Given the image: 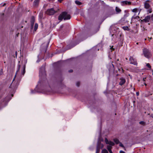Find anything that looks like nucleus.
<instances>
[{
	"label": "nucleus",
	"mask_w": 153,
	"mask_h": 153,
	"mask_svg": "<svg viewBox=\"0 0 153 153\" xmlns=\"http://www.w3.org/2000/svg\"><path fill=\"white\" fill-rule=\"evenodd\" d=\"M39 76H40V81L39 82L38 86L40 85V84H43V82L42 81V79L43 78L45 79L46 73L45 71V66L43 65L40 68L39 71Z\"/></svg>",
	"instance_id": "nucleus-1"
},
{
	"label": "nucleus",
	"mask_w": 153,
	"mask_h": 153,
	"mask_svg": "<svg viewBox=\"0 0 153 153\" xmlns=\"http://www.w3.org/2000/svg\"><path fill=\"white\" fill-rule=\"evenodd\" d=\"M70 18L71 16L69 14H68L67 13L65 12H63L59 16L58 20L60 21H61L63 19L65 20L69 19Z\"/></svg>",
	"instance_id": "nucleus-2"
},
{
	"label": "nucleus",
	"mask_w": 153,
	"mask_h": 153,
	"mask_svg": "<svg viewBox=\"0 0 153 153\" xmlns=\"http://www.w3.org/2000/svg\"><path fill=\"white\" fill-rule=\"evenodd\" d=\"M8 97H6L4 99H1L0 98V109L3 106H4L8 102Z\"/></svg>",
	"instance_id": "nucleus-3"
},
{
	"label": "nucleus",
	"mask_w": 153,
	"mask_h": 153,
	"mask_svg": "<svg viewBox=\"0 0 153 153\" xmlns=\"http://www.w3.org/2000/svg\"><path fill=\"white\" fill-rule=\"evenodd\" d=\"M149 1L147 0L145 1L144 3V7L147 10V12L149 13H150L152 12V10L149 4Z\"/></svg>",
	"instance_id": "nucleus-4"
},
{
	"label": "nucleus",
	"mask_w": 153,
	"mask_h": 153,
	"mask_svg": "<svg viewBox=\"0 0 153 153\" xmlns=\"http://www.w3.org/2000/svg\"><path fill=\"white\" fill-rule=\"evenodd\" d=\"M143 54L145 57L149 58L151 56L149 51L147 49L145 48L143 50Z\"/></svg>",
	"instance_id": "nucleus-5"
},
{
	"label": "nucleus",
	"mask_w": 153,
	"mask_h": 153,
	"mask_svg": "<svg viewBox=\"0 0 153 153\" xmlns=\"http://www.w3.org/2000/svg\"><path fill=\"white\" fill-rule=\"evenodd\" d=\"M56 12V11L54 10L53 8H52L47 10L46 13L49 15H53Z\"/></svg>",
	"instance_id": "nucleus-6"
},
{
	"label": "nucleus",
	"mask_w": 153,
	"mask_h": 153,
	"mask_svg": "<svg viewBox=\"0 0 153 153\" xmlns=\"http://www.w3.org/2000/svg\"><path fill=\"white\" fill-rule=\"evenodd\" d=\"M129 60L130 62V64L136 65H137V62L136 59L133 58L132 56L130 57Z\"/></svg>",
	"instance_id": "nucleus-7"
},
{
	"label": "nucleus",
	"mask_w": 153,
	"mask_h": 153,
	"mask_svg": "<svg viewBox=\"0 0 153 153\" xmlns=\"http://www.w3.org/2000/svg\"><path fill=\"white\" fill-rule=\"evenodd\" d=\"M150 18L151 17L150 16H147L145 17L144 19L141 20V21L145 22H149Z\"/></svg>",
	"instance_id": "nucleus-8"
},
{
	"label": "nucleus",
	"mask_w": 153,
	"mask_h": 153,
	"mask_svg": "<svg viewBox=\"0 0 153 153\" xmlns=\"http://www.w3.org/2000/svg\"><path fill=\"white\" fill-rule=\"evenodd\" d=\"M35 22V17L34 16H32L31 17V20L30 21L31 25V29H32Z\"/></svg>",
	"instance_id": "nucleus-9"
},
{
	"label": "nucleus",
	"mask_w": 153,
	"mask_h": 153,
	"mask_svg": "<svg viewBox=\"0 0 153 153\" xmlns=\"http://www.w3.org/2000/svg\"><path fill=\"white\" fill-rule=\"evenodd\" d=\"M103 146V145L99 141H98L97 147L100 149L102 148Z\"/></svg>",
	"instance_id": "nucleus-10"
},
{
	"label": "nucleus",
	"mask_w": 153,
	"mask_h": 153,
	"mask_svg": "<svg viewBox=\"0 0 153 153\" xmlns=\"http://www.w3.org/2000/svg\"><path fill=\"white\" fill-rule=\"evenodd\" d=\"M131 2L130 1H122L121 2V4L122 5H125L127 4L130 5L131 4Z\"/></svg>",
	"instance_id": "nucleus-11"
},
{
	"label": "nucleus",
	"mask_w": 153,
	"mask_h": 153,
	"mask_svg": "<svg viewBox=\"0 0 153 153\" xmlns=\"http://www.w3.org/2000/svg\"><path fill=\"white\" fill-rule=\"evenodd\" d=\"M120 81L119 82V84L121 85H123L125 82V79L123 78H121L120 79Z\"/></svg>",
	"instance_id": "nucleus-12"
},
{
	"label": "nucleus",
	"mask_w": 153,
	"mask_h": 153,
	"mask_svg": "<svg viewBox=\"0 0 153 153\" xmlns=\"http://www.w3.org/2000/svg\"><path fill=\"white\" fill-rule=\"evenodd\" d=\"M39 1L38 0H35L33 2V6L35 7L38 6L39 4Z\"/></svg>",
	"instance_id": "nucleus-13"
},
{
	"label": "nucleus",
	"mask_w": 153,
	"mask_h": 153,
	"mask_svg": "<svg viewBox=\"0 0 153 153\" xmlns=\"http://www.w3.org/2000/svg\"><path fill=\"white\" fill-rule=\"evenodd\" d=\"M25 73V65H24L22 68V71L21 72L23 75H24Z\"/></svg>",
	"instance_id": "nucleus-14"
},
{
	"label": "nucleus",
	"mask_w": 153,
	"mask_h": 153,
	"mask_svg": "<svg viewBox=\"0 0 153 153\" xmlns=\"http://www.w3.org/2000/svg\"><path fill=\"white\" fill-rule=\"evenodd\" d=\"M20 65H18V69H17V70L16 71V75H15V76L14 77V78L13 79V81L14 79H15V77H16V74H17V73L19 72L20 69Z\"/></svg>",
	"instance_id": "nucleus-15"
},
{
	"label": "nucleus",
	"mask_w": 153,
	"mask_h": 153,
	"mask_svg": "<svg viewBox=\"0 0 153 153\" xmlns=\"http://www.w3.org/2000/svg\"><path fill=\"white\" fill-rule=\"evenodd\" d=\"M132 11L133 12H134V13H136L137 12L139 11V12L138 14V15H139L140 13V10L139 11L138 9L137 8H134V9H133L132 10Z\"/></svg>",
	"instance_id": "nucleus-16"
},
{
	"label": "nucleus",
	"mask_w": 153,
	"mask_h": 153,
	"mask_svg": "<svg viewBox=\"0 0 153 153\" xmlns=\"http://www.w3.org/2000/svg\"><path fill=\"white\" fill-rule=\"evenodd\" d=\"M38 27V24L37 23H36L35 25V26L34 28V31H36V30L37 29Z\"/></svg>",
	"instance_id": "nucleus-17"
},
{
	"label": "nucleus",
	"mask_w": 153,
	"mask_h": 153,
	"mask_svg": "<svg viewBox=\"0 0 153 153\" xmlns=\"http://www.w3.org/2000/svg\"><path fill=\"white\" fill-rule=\"evenodd\" d=\"M115 10L116 12L117 13H119L121 11V10L117 7H116L115 8Z\"/></svg>",
	"instance_id": "nucleus-18"
},
{
	"label": "nucleus",
	"mask_w": 153,
	"mask_h": 153,
	"mask_svg": "<svg viewBox=\"0 0 153 153\" xmlns=\"http://www.w3.org/2000/svg\"><path fill=\"white\" fill-rule=\"evenodd\" d=\"M114 142L116 144H118L119 143H120L119 140L116 138L114 139Z\"/></svg>",
	"instance_id": "nucleus-19"
},
{
	"label": "nucleus",
	"mask_w": 153,
	"mask_h": 153,
	"mask_svg": "<svg viewBox=\"0 0 153 153\" xmlns=\"http://www.w3.org/2000/svg\"><path fill=\"white\" fill-rule=\"evenodd\" d=\"M75 3L78 5H80L82 4V3L81 2L77 0L75 1Z\"/></svg>",
	"instance_id": "nucleus-20"
},
{
	"label": "nucleus",
	"mask_w": 153,
	"mask_h": 153,
	"mask_svg": "<svg viewBox=\"0 0 153 153\" xmlns=\"http://www.w3.org/2000/svg\"><path fill=\"white\" fill-rule=\"evenodd\" d=\"M122 28L125 30H129L128 27L127 26H123L122 27Z\"/></svg>",
	"instance_id": "nucleus-21"
},
{
	"label": "nucleus",
	"mask_w": 153,
	"mask_h": 153,
	"mask_svg": "<svg viewBox=\"0 0 153 153\" xmlns=\"http://www.w3.org/2000/svg\"><path fill=\"white\" fill-rule=\"evenodd\" d=\"M140 17L138 16H133L132 17V19H137V20H139V19Z\"/></svg>",
	"instance_id": "nucleus-22"
},
{
	"label": "nucleus",
	"mask_w": 153,
	"mask_h": 153,
	"mask_svg": "<svg viewBox=\"0 0 153 153\" xmlns=\"http://www.w3.org/2000/svg\"><path fill=\"white\" fill-rule=\"evenodd\" d=\"M102 153H108V152L106 149H103L102 150Z\"/></svg>",
	"instance_id": "nucleus-23"
},
{
	"label": "nucleus",
	"mask_w": 153,
	"mask_h": 153,
	"mask_svg": "<svg viewBox=\"0 0 153 153\" xmlns=\"http://www.w3.org/2000/svg\"><path fill=\"white\" fill-rule=\"evenodd\" d=\"M36 91L38 92V91H36V89L35 88L34 90H31V92L32 94H34L36 93Z\"/></svg>",
	"instance_id": "nucleus-24"
},
{
	"label": "nucleus",
	"mask_w": 153,
	"mask_h": 153,
	"mask_svg": "<svg viewBox=\"0 0 153 153\" xmlns=\"http://www.w3.org/2000/svg\"><path fill=\"white\" fill-rule=\"evenodd\" d=\"M108 144L112 146H114V143L111 141H109Z\"/></svg>",
	"instance_id": "nucleus-25"
},
{
	"label": "nucleus",
	"mask_w": 153,
	"mask_h": 153,
	"mask_svg": "<svg viewBox=\"0 0 153 153\" xmlns=\"http://www.w3.org/2000/svg\"><path fill=\"white\" fill-rule=\"evenodd\" d=\"M100 149L97 147L96 153H99Z\"/></svg>",
	"instance_id": "nucleus-26"
},
{
	"label": "nucleus",
	"mask_w": 153,
	"mask_h": 153,
	"mask_svg": "<svg viewBox=\"0 0 153 153\" xmlns=\"http://www.w3.org/2000/svg\"><path fill=\"white\" fill-rule=\"evenodd\" d=\"M105 141L106 144H108L109 142L108 141V140L106 138H105Z\"/></svg>",
	"instance_id": "nucleus-27"
},
{
	"label": "nucleus",
	"mask_w": 153,
	"mask_h": 153,
	"mask_svg": "<svg viewBox=\"0 0 153 153\" xmlns=\"http://www.w3.org/2000/svg\"><path fill=\"white\" fill-rule=\"evenodd\" d=\"M146 66L150 69L151 68V66L149 63H147Z\"/></svg>",
	"instance_id": "nucleus-28"
},
{
	"label": "nucleus",
	"mask_w": 153,
	"mask_h": 153,
	"mask_svg": "<svg viewBox=\"0 0 153 153\" xmlns=\"http://www.w3.org/2000/svg\"><path fill=\"white\" fill-rule=\"evenodd\" d=\"M111 146H107V149L108 150V151H109V150H111Z\"/></svg>",
	"instance_id": "nucleus-29"
},
{
	"label": "nucleus",
	"mask_w": 153,
	"mask_h": 153,
	"mask_svg": "<svg viewBox=\"0 0 153 153\" xmlns=\"http://www.w3.org/2000/svg\"><path fill=\"white\" fill-rule=\"evenodd\" d=\"M80 82H77L76 83V85L77 86L79 87L80 85Z\"/></svg>",
	"instance_id": "nucleus-30"
},
{
	"label": "nucleus",
	"mask_w": 153,
	"mask_h": 153,
	"mask_svg": "<svg viewBox=\"0 0 153 153\" xmlns=\"http://www.w3.org/2000/svg\"><path fill=\"white\" fill-rule=\"evenodd\" d=\"M141 125H144L145 124L143 121H140L139 123Z\"/></svg>",
	"instance_id": "nucleus-31"
},
{
	"label": "nucleus",
	"mask_w": 153,
	"mask_h": 153,
	"mask_svg": "<svg viewBox=\"0 0 153 153\" xmlns=\"http://www.w3.org/2000/svg\"><path fill=\"white\" fill-rule=\"evenodd\" d=\"M120 146L122 147H124L123 145L121 143H120Z\"/></svg>",
	"instance_id": "nucleus-32"
},
{
	"label": "nucleus",
	"mask_w": 153,
	"mask_h": 153,
	"mask_svg": "<svg viewBox=\"0 0 153 153\" xmlns=\"http://www.w3.org/2000/svg\"><path fill=\"white\" fill-rule=\"evenodd\" d=\"M73 71V70L72 69L68 71V72L70 73L72 72Z\"/></svg>",
	"instance_id": "nucleus-33"
},
{
	"label": "nucleus",
	"mask_w": 153,
	"mask_h": 153,
	"mask_svg": "<svg viewBox=\"0 0 153 153\" xmlns=\"http://www.w3.org/2000/svg\"><path fill=\"white\" fill-rule=\"evenodd\" d=\"M120 153H125V152L121 150L120 151Z\"/></svg>",
	"instance_id": "nucleus-34"
},
{
	"label": "nucleus",
	"mask_w": 153,
	"mask_h": 153,
	"mask_svg": "<svg viewBox=\"0 0 153 153\" xmlns=\"http://www.w3.org/2000/svg\"><path fill=\"white\" fill-rule=\"evenodd\" d=\"M111 51H112V50H114V49L113 48V46H112L111 47Z\"/></svg>",
	"instance_id": "nucleus-35"
},
{
	"label": "nucleus",
	"mask_w": 153,
	"mask_h": 153,
	"mask_svg": "<svg viewBox=\"0 0 153 153\" xmlns=\"http://www.w3.org/2000/svg\"><path fill=\"white\" fill-rule=\"evenodd\" d=\"M146 79V77H144L143 78V80L144 81H145V79Z\"/></svg>",
	"instance_id": "nucleus-36"
},
{
	"label": "nucleus",
	"mask_w": 153,
	"mask_h": 153,
	"mask_svg": "<svg viewBox=\"0 0 153 153\" xmlns=\"http://www.w3.org/2000/svg\"><path fill=\"white\" fill-rule=\"evenodd\" d=\"M151 19L153 21V14L151 16Z\"/></svg>",
	"instance_id": "nucleus-37"
},
{
	"label": "nucleus",
	"mask_w": 153,
	"mask_h": 153,
	"mask_svg": "<svg viewBox=\"0 0 153 153\" xmlns=\"http://www.w3.org/2000/svg\"><path fill=\"white\" fill-rule=\"evenodd\" d=\"M40 59H39L37 60L36 61V62H39L40 61Z\"/></svg>",
	"instance_id": "nucleus-38"
},
{
	"label": "nucleus",
	"mask_w": 153,
	"mask_h": 153,
	"mask_svg": "<svg viewBox=\"0 0 153 153\" xmlns=\"http://www.w3.org/2000/svg\"><path fill=\"white\" fill-rule=\"evenodd\" d=\"M63 0H58V1L60 2H61Z\"/></svg>",
	"instance_id": "nucleus-39"
},
{
	"label": "nucleus",
	"mask_w": 153,
	"mask_h": 153,
	"mask_svg": "<svg viewBox=\"0 0 153 153\" xmlns=\"http://www.w3.org/2000/svg\"><path fill=\"white\" fill-rule=\"evenodd\" d=\"M109 152H110V153H113L112 152L111 150H109Z\"/></svg>",
	"instance_id": "nucleus-40"
},
{
	"label": "nucleus",
	"mask_w": 153,
	"mask_h": 153,
	"mask_svg": "<svg viewBox=\"0 0 153 153\" xmlns=\"http://www.w3.org/2000/svg\"><path fill=\"white\" fill-rule=\"evenodd\" d=\"M150 116L152 118H153V114H151Z\"/></svg>",
	"instance_id": "nucleus-41"
},
{
	"label": "nucleus",
	"mask_w": 153,
	"mask_h": 153,
	"mask_svg": "<svg viewBox=\"0 0 153 153\" xmlns=\"http://www.w3.org/2000/svg\"><path fill=\"white\" fill-rule=\"evenodd\" d=\"M136 94H137V96H138V95H139V93H138V92H137V93H136Z\"/></svg>",
	"instance_id": "nucleus-42"
},
{
	"label": "nucleus",
	"mask_w": 153,
	"mask_h": 153,
	"mask_svg": "<svg viewBox=\"0 0 153 153\" xmlns=\"http://www.w3.org/2000/svg\"><path fill=\"white\" fill-rule=\"evenodd\" d=\"M144 84L146 86V83H144Z\"/></svg>",
	"instance_id": "nucleus-43"
},
{
	"label": "nucleus",
	"mask_w": 153,
	"mask_h": 153,
	"mask_svg": "<svg viewBox=\"0 0 153 153\" xmlns=\"http://www.w3.org/2000/svg\"><path fill=\"white\" fill-rule=\"evenodd\" d=\"M39 55H38V58H39Z\"/></svg>",
	"instance_id": "nucleus-44"
},
{
	"label": "nucleus",
	"mask_w": 153,
	"mask_h": 153,
	"mask_svg": "<svg viewBox=\"0 0 153 153\" xmlns=\"http://www.w3.org/2000/svg\"><path fill=\"white\" fill-rule=\"evenodd\" d=\"M13 94H12V97H13Z\"/></svg>",
	"instance_id": "nucleus-45"
},
{
	"label": "nucleus",
	"mask_w": 153,
	"mask_h": 153,
	"mask_svg": "<svg viewBox=\"0 0 153 153\" xmlns=\"http://www.w3.org/2000/svg\"><path fill=\"white\" fill-rule=\"evenodd\" d=\"M152 39V37H151V38H150V39Z\"/></svg>",
	"instance_id": "nucleus-46"
},
{
	"label": "nucleus",
	"mask_w": 153,
	"mask_h": 153,
	"mask_svg": "<svg viewBox=\"0 0 153 153\" xmlns=\"http://www.w3.org/2000/svg\"><path fill=\"white\" fill-rule=\"evenodd\" d=\"M16 53H17V52L16 51Z\"/></svg>",
	"instance_id": "nucleus-47"
},
{
	"label": "nucleus",
	"mask_w": 153,
	"mask_h": 153,
	"mask_svg": "<svg viewBox=\"0 0 153 153\" xmlns=\"http://www.w3.org/2000/svg\"><path fill=\"white\" fill-rule=\"evenodd\" d=\"M152 74H153V70L152 71Z\"/></svg>",
	"instance_id": "nucleus-48"
},
{
	"label": "nucleus",
	"mask_w": 153,
	"mask_h": 153,
	"mask_svg": "<svg viewBox=\"0 0 153 153\" xmlns=\"http://www.w3.org/2000/svg\"><path fill=\"white\" fill-rule=\"evenodd\" d=\"M137 44H138V43H137Z\"/></svg>",
	"instance_id": "nucleus-49"
},
{
	"label": "nucleus",
	"mask_w": 153,
	"mask_h": 153,
	"mask_svg": "<svg viewBox=\"0 0 153 153\" xmlns=\"http://www.w3.org/2000/svg\"><path fill=\"white\" fill-rule=\"evenodd\" d=\"M38 1H39V0H38Z\"/></svg>",
	"instance_id": "nucleus-50"
}]
</instances>
